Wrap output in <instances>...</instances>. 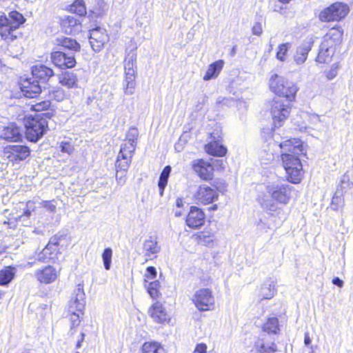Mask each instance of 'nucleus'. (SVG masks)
Here are the masks:
<instances>
[{"label":"nucleus","mask_w":353,"mask_h":353,"mask_svg":"<svg viewBox=\"0 0 353 353\" xmlns=\"http://www.w3.org/2000/svg\"><path fill=\"white\" fill-rule=\"evenodd\" d=\"M349 12L348 6L341 2H336L322 10L319 16L321 21H339L345 18Z\"/></svg>","instance_id":"10"},{"label":"nucleus","mask_w":353,"mask_h":353,"mask_svg":"<svg viewBox=\"0 0 353 353\" xmlns=\"http://www.w3.org/2000/svg\"><path fill=\"white\" fill-rule=\"evenodd\" d=\"M31 265L32 263H28L26 265H23V267L31 266Z\"/></svg>","instance_id":"64"},{"label":"nucleus","mask_w":353,"mask_h":353,"mask_svg":"<svg viewBox=\"0 0 353 353\" xmlns=\"http://www.w3.org/2000/svg\"><path fill=\"white\" fill-rule=\"evenodd\" d=\"M143 353H164V349L157 343L146 342L142 347Z\"/></svg>","instance_id":"40"},{"label":"nucleus","mask_w":353,"mask_h":353,"mask_svg":"<svg viewBox=\"0 0 353 353\" xmlns=\"http://www.w3.org/2000/svg\"><path fill=\"white\" fill-rule=\"evenodd\" d=\"M315 41L313 35L306 37L302 43L297 46L294 55V61L296 65L303 64L307 59V56L312 50Z\"/></svg>","instance_id":"15"},{"label":"nucleus","mask_w":353,"mask_h":353,"mask_svg":"<svg viewBox=\"0 0 353 353\" xmlns=\"http://www.w3.org/2000/svg\"><path fill=\"white\" fill-rule=\"evenodd\" d=\"M70 11L77 13L79 16H84L86 14V8L83 0H76L70 6Z\"/></svg>","instance_id":"42"},{"label":"nucleus","mask_w":353,"mask_h":353,"mask_svg":"<svg viewBox=\"0 0 353 353\" xmlns=\"http://www.w3.org/2000/svg\"><path fill=\"white\" fill-rule=\"evenodd\" d=\"M224 65L223 60H218L211 63L203 76L204 81H209L212 79L216 78L221 72Z\"/></svg>","instance_id":"28"},{"label":"nucleus","mask_w":353,"mask_h":353,"mask_svg":"<svg viewBox=\"0 0 353 353\" xmlns=\"http://www.w3.org/2000/svg\"><path fill=\"white\" fill-rule=\"evenodd\" d=\"M60 148L62 152L67 153L68 154H71L74 151L73 145L68 141H61L60 143Z\"/></svg>","instance_id":"48"},{"label":"nucleus","mask_w":353,"mask_h":353,"mask_svg":"<svg viewBox=\"0 0 353 353\" xmlns=\"http://www.w3.org/2000/svg\"><path fill=\"white\" fill-rule=\"evenodd\" d=\"M52 63L60 68H71L76 64V60L72 54H65L60 51H56L51 54Z\"/></svg>","instance_id":"20"},{"label":"nucleus","mask_w":353,"mask_h":353,"mask_svg":"<svg viewBox=\"0 0 353 353\" xmlns=\"http://www.w3.org/2000/svg\"><path fill=\"white\" fill-rule=\"evenodd\" d=\"M218 199L217 190L207 184L197 186L192 194V199L197 205H208L217 201Z\"/></svg>","instance_id":"11"},{"label":"nucleus","mask_w":353,"mask_h":353,"mask_svg":"<svg viewBox=\"0 0 353 353\" xmlns=\"http://www.w3.org/2000/svg\"><path fill=\"white\" fill-rule=\"evenodd\" d=\"M339 68V63L332 64L329 70L325 72V76L329 79H333L338 74V70Z\"/></svg>","instance_id":"47"},{"label":"nucleus","mask_w":353,"mask_h":353,"mask_svg":"<svg viewBox=\"0 0 353 353\" xmlns=\"http://www.w3.org/2000/svg\"><path fill=\"white\" fill-rule=\"evenodd\" d=\"M108 11V6L103 0H96L95 4L90 10L95 17H102Z\"/></svg>","instance_id":"37"},{"label":"nucleus","mask_w":353,"mask_h":353,"mask_svg":"<svg viewBox=\"0 0 353 353\" xmlns=\"http://www.w3.org/2000/svg\"><path fill=\"white\" fill-rule=\"evenodd\" d=\"M139 137V130L136 128H131L126 134L124 143L121 144L115 166L121 170L128 169L132 161L133 154L137 147Z\"/></svg>","instance_id":"4"},{"label":"nucleus","mask_w":353,"mask_h":353,"mask_svg":"<svg viewBox=\"0 0 353 353\" xmlns=\"http://www.w3.org/2000/svg\"><path fill=\"white\" fill-rule=\"evenodd\" d=\"M281 159L288 180L299 183L303 176V166L299 156L303 153L302 142L299 139H289L279 144Z\"/></svg>","instance_id":"1"},{"label":"nucleus","mask_w":353,"mask_h":353,"mask_svg":"<svg viewBox=\"0 0 353 353\" xmlns=\"http://www.w3.org/2000/svg\"><path fill=\"white\" fill-rule=\"evenodd\" d=\"M205 217V213L201 208L196 206H191L185 222L189 228L196 229L203 225Z\"/></svg>","instance_id":"21"},{"label":"nucleus","mask_w":353,"mask_h":353,"mask_svg":"<svg viewBox=\"0 0 353 353\" xmlns=\"http://www.w3.org/2000/svg\"><path fill=\"white\" fill-rule=\"evenodd\" d=\"M211 136L214 141L205 145L206 152L213 156H225L227 152V149L223 145L219 143V139L221 138V136L219 134L215 136L214 134H212Z\"/></svg>","instance_id":"26"},{"label":"nucleus","mask_w":353,"mask_h":353,"mask_svg":"<svg viewBox=\"0 0 353 353\" xmlns=\"http://www.w3.org/2000/svg\"><path fill=\"white\" fill-rule=\"evenodd\" d=\"M61 25L63 31L68 34H75L81 30L80 21L73 16H65L62 18Z\"/></svg>","instance_id":"24"},{"label":"nucleus","mask_w":353,"mask_h":353,"mask_svg":"<svg viewBox=\"0 0 353 353\" xmlns=\"http://www.w3.org/2000/svg\"><path fill=\"white\" fill-rule=\"evenodd\" d=\"M290 111L291 105L289 101L283 99H274L272 101L270 113L274 128H278L283 125L284 121L288 118Z\"/></svg>","instance_id":"9"},{"label":"nucleus","mask_w":353,"mask_h":353,"mask_svg":"<svg viewBox=\"0 0 353 353\" xmlns=\"http://www.w3.org/2000/svg\"><path fill=\"white\" fill-rule=\"evenodd\" d=\"M112 251L110 248H105L102 254V259L105 270H108L110 269L112 262Z\"/></svg>","instance_id":"44"},{"label":"nucleus","mask_w":353,"mask_h":353,"mask_svg":"<svg viewBox=\"0 0 353 353\" xmlns=\"http://www.w3.org/2000/svg\"><path fill=\"white\" fill-rule=\"evenodd\" d=\"M207 345L204 343L198 344L194 350V353H206Z\"/></svg>","instance_id":"57"},{"label":"nucleus","mask_w":353,"mask_h":353,"mask_svg":"<svg viewBox=\"0 0 353 353\" xmlns=\"http://www.w3.org/2000/svg\"><path fill=\"white\" fill-rule=\"evenodd\" d=\"M196 307L201 311H208L213 308L214 299L212 291L208 288L197 290L193 298Z\"/></svg>","instance_id":"13"},{"label":"nucleus","mask_w":353,"mask_h":353,"mask_svg":"<svg viewBox=\"0 0 353 353\" xmlns=\"http://www.w3.org/2000/svg\"><path fill=\"white\" fill-rule=\"evenodd\" d=\"M332 283L336 285L340 288H342L343 285V281L340 279L339 277H335L332 279Z\"/></svg>","instance_id":"60"},{"label":"nucleus","mask_w":353,"mask_h":353,"mask_svg":"<svg viewBox=\"0 0 353 353\" xmlns=\"http://www.w3.org/2000/svg\"><path fill=\"white\" fill-rule=\"evenodd\" d=\"M335 52L332 49L319 46V52L315 61L320 64H328L332 61Z\"/></svg>","instance_id":"29"},{"label":"nucleus","mask_w":353,"mask_h":353,"mask_svg":"<svg viewBox=\"0 0 353 353\" xmlns=\"http://www.w3.org/2000/svg\"><path fill=\"white\" fill-rule=\"evenodd\" d=\"M1 137L10 141H19L21 139V130L14 123H10L4 128Z\"/></svg>","instance_id":"27"},{"label":"nucleus","mask_w":353,"mask_h":353,"mask_svg":"<svg viewBox=\"0 0 353 353\" xmlns=\"http://www.w3.org/2000/svg\"><path fill=\"white\" fill-rule=\"evenodd\" d=\"M22 23V14L17 11L9 14V18L1 16L0 17V34L8 41H12L21 35L19 30Z\"/></svg>","instance_id":"5"},{"label":"nucleus","mask_w":353,"mask_h":353,"mask_svg":"<svg viewBox=\"0 0 353 353\" xmlns=\"http://www.w3.org/2000/svg\"><path fill=\"white\" fill-rule=\"evenodd\" d=\"M23 124L26 127V137L32 142H37L46 132L48 128L47 121L39 114L32 116L25 114Z\"/></svg>","instance_id":"6"},{"label":"nucleus","mask_w":353,"mask_h":353,"mask_svg":"<svg viewBox=\"0 0 353 353\" xmlns=\"http://www.w3.org/2000/svg\"><path fill=\"white\" fill-rule=\"evenodd\" d=\"M263 32L262 25L257 22L255 23L252 27V34L254 35L260 36Z\"/></svg>","instance_id":"55"},{"label":"nucleus","mask_w":353,"mask_h":353,"mask_svg":"<svg viewBox=\"0 0 353 353\" xmlns=\"http://www.w3.org/2000/svg\"><path fill=\"white\" fill-rule=\"evenodd\" d=\"M117 174H116V179L117 181V183L120 185H123L125 182V175L124 172H125L128 169L125 170H121L119 168H117Z\"/></svg>","instance_id":"50"},{"label":"nucleus","mask_w":353,"mask_h":353,"mask_svg":"<svg viewBox=\"0 0 353 353\" xmlns=\"http://www.w3.org/2000/svg\"><path fill=\"white\" fill-rule=\"evenodd\" d=\"M43 206L48 211L50 212H54L57 209V205L54 203V201H45L43 202Z\"/></svg>","instance_id":"53"},{"label":"nucleus","mask_w":353,"mask_h":353,"mask_svg":"<svg viewBox=\"0 0 353 353\" xmlns=\"http://www.w3.org/2000/svg\"><path fill=\"white\" fill-rule=\"evenodd\" d=\"M67 96L65 91L59 86H54L49 88L48 97L51 99L57 101H63Z\"/></svg>","instance_id":"34"},{"label":"nucleus","mask_w":353,"mask_h":353,"mask_svg":"<svg viewBox=\"0 0 353 353\" xmlns=\"http://www.w3.org/2000/svg\"><path fill=\"white\" fill-rule=\"evenodd\" d=\"M148 313L153 321L157 323L170 324L171 318L166 312L165 308L159 301L155 302L149 308Z\"/></svg>","instance_id":"19"},{"label":"nucleus","mask_w":353,"mask_h":353,"mask_svg":"<svg viewBox=\"0 0 353 353\" xmlns=\"http://www.w3.org/2000/svg\"><path fill=\"white\" fill-rule=\"evenodd\" d=\"M343 30L340 28H332L324 35L320 46L332 49L336 52L339 46L341 43Z\"/></svg>","instance_id":"16"},{"label":"nucleus","mask_w":353,"mask_h":353,"mask_svg":"<svg viewBox=\"0 0 353 353\" xmlns=\"http://www.w3.org/2000/svg\"><path fill=\"white\" fill-rule=\"evenodd\" d=\"M137 46L134 43L132 44V49L129 51L127 50L126 56L125 59L124 68H125V93L127 94H132L134 92L135 87V68L137 63Z\"/></svg>","instance_id":"7"},{"label":"nucleus","mask_w":353,"mask_h":353,"mask_svg":"<svg viewBox=\"0 0 353 353\" xmlns=\"http://www.w3.org/2000/svg\"><path fill=\"white\" fill-rule=\"evenodd\" d=\"M276 345L274 343H271L270 345H262L259 351L261 353H270L276 352Z\"/></svg>","instance_id":"51"},{"label":"nucleus","mask_w":353,"mask_h":353,"mask_svg":"<svg viewBox=\"0 0 353 353\" xmlns=\"http://www.w3.org/2000/svg\"><path fill=\"white\" fill-rule=\"evenodd\" d=\"M41 92V88L37 81H31V79H23V116L26 112H39L48 110L50 106V101L36 102L35 100L28 101L27 99H34Z\"/></svg>","instance_id":"3"},{"label":"nucleus","mask_w":353,"mask_h":353,"mask_svg":"<svg viewBox=\"0 0 353 353\" xmlns=\"http://www.w3.org/2000/svg\"><path fill=\"white\" fill-rule=\"evenodd\" d=\"M278 330L279 321L275 317L268 319L263 325V330L270 333L276 334Z\"/></svg>","instance_id":"41"},{"label":"nucleus","mask_w":353,"mask_h":353,"mask_svg":"<svg viewBox=\"0 0 353 353\" xmlns=\"http://www.w3.org/2000/svg\"><path fill=\"white\" fill-rule=\"evenodd\" d=\"M143 251L145 256L148 257L155 256L160 251V246L157 241L149 239L145 241L143 243Z\"/></svg>","instance_id":"31"},{"label":"nucleus","mask_w":353,"mask_h":353,"mask_svg":"<svg viewBox=\"0 0 353 353\" xmlns=\"http://www.w3.org/2000/svg\"><path fill=\"white\" fill-rule=\"evenodd\" d=\"M171 172V167L168 165L164 168L162 172L161 173L158 186L159 189L160 196H163L164 189L167 185L168 178Z\"/></svg>","instance_id":"35"},{"label":"nucleus","mask_w":353,"mask_h":353,"mask_svg":"<svg viewBox=\"0 0 353 353\" xmlns=\"http://www.w3.org/2000/svg\"><path fill=\"white\" fill-rule=\"evenodd\" d=\"M197 241L199 245L211 248L215 243L214 235L209 232H201L197 236Z\"/></svg>","instance_id":"32"},{"label":"nucleus","mask_w":353,"mask_h":353,"mask_svg":"<svg viewBox=\"0 0 353 353\" xmlns=\"http://www.w3.org/2000/svg\"><path fill=\"white\" fill-rule=\"evenodd\" d=\"M70 313V319L71 321V324L72 327H77L81 321L82 316L83 315V312H69Z\"/></svg>","instance_id":"46"},{"label":"nucleus","mask_w":353,"mask_h":353,"mask_svg":"<svg viewBox=\"0 0 353 353\" xmlns=\"http://www.w3.org/2000/svg\"><path fill=\"white\" fill-rule=\"evenodd\" d=\"M145 286L147 289V292L152 299H155L159 298L161 294L159 292L161 288L159 281H152L150 282L148 285L145 283Z\"/></svg>","instance_id":"39"},{"label":"nucleus","mask_w":353,"mask_h":353,"mask_svg":"<svg viewBox=\"0 0 353 353\" xmlns=\"http://www.w3.org/2000/svg\"><path fill=\"white\" fill-rule=\"evenodd\" d=\"M30 70L32 75L31 81H36V79L45 81L54 75V72L50 68L40 63L33 65ZM28 78L29 79V77ZM37 81L38 82L37 80Z\"/></svg>","instance_id":"25"},{"label":"nucleus","mask_w":353,"mask_h":353,"mask_svg":"<svg viewBox=\"0 0 353 353\" xmlns=\"http://www.w3.org/2000/svg\"><path fill=\"white\" fill-rule=\"evenodd\" d=\"M27 210L23 212V215L30 216L31 214V212L34 211L35 208L34 203L32 201H28L26 204Z\"/></svg>","instance_id":"56"},{"label":"nucleus","mask_w":353,"mask_h":353,"mask_svg":"<svg viewBox=\"0 0 353 353\" xmlns=\"http://www.w3.org/2000/svg\"><path fill=\"white\" fill-rule=\"evenodd\" d=\"M58 80L60 84L68 88H75L77 85V77L71 72H65L59 74Z\"/></svg>","instance_id":"30"},{"label":"nucleus","mask_w":353,"mask_h":353,"mask_svg":"<svg viewBox=\"0 0 353 353\" xmlns=\"http://www.w3.org/2000/svg\"><path fill=\"white\" fill-rule=\"evenodd\" d=\"M276 283L271 279L265 281L259 287L256 292L258 301L271 299L276 294Z\"/></svg>","instance_id":"23"},{"label":"nucleus","mask_w":353,"mask_h":353,"mask_svg":"<svg viewBox=\"0 0 353 353\" xmlns=\"http://www.w3.org/2000/svg\"><path fill=\"white\" fill-rule=\"evenodd\" d=\"M30 154V150L28 147L23 145V159Z\"/></svg>","instance_id":"63"},{"label":"nucleus","mask_w":353,"mask_h":353,"mask_svg":"<svg viewBox=\"0 0 353 353\" xmlns=\"http://www.w3.org/2000/svg\"><path fill=\"white\" fill-rule=\"evenodd\" d=\"M14 276V268L7 267L0 271V285H8Z\"/></svg>","instance_id":"36"},{"label":"nucleus","mask_w":353,"mask_h":353,"mask_svg":"<svg viewBox=\"0 0 353 353\" xmlns=\"http://www.w3.org/2000/svg\"><path fill=\"white\" fill-rule=\"evenodd\" d=\"M291 187L285 184L269 183L265 185V192L258 196L257 200L265 210L274 212L277 209L276 202L287 204L290 198Z\"/></svg>","instance_id":"2"},{"label":"nucleus","mask_w":353,"mask_h":353,"mask_svg":"<svg viewBox=\"0 0 353 353\" xmlns=\"http://www.w3.org/2000/svg\"><path fill=\"white\" fill-rule=\"evenodd\" d=\"M353 187V183L350 181V176L344 174L341 177L338 189L342 193L347 192Z\"/></svg>","instance_id":"43"},{"label":"nucleus","mask_w":353,"mask_h":353,"mask_svg":"<svg viewBox=\"0 0 353 353\" xmlns=\"http://www.w3.org/2000/svg\"><path fill=\"white\" fill-rule=\"evenodd\" d=\"M85 305V293L81 287L76 288L68 302V312H83Z\"/></svg>","instance_id":"17"},{"label":"nucleus","mask_w":353,"mask_h":353,"mask_svg":"<svg viewBox=\"0 0 353 353\" xmlns=\"http://www.w3.org/2000/svg\"><path fill=\"white\" fill-rule=\"evenodd\" d=\"M157 276V271L154 267H148L146 269V274H145V279H152ZM145 282L147 283V280L145 279Z\"/></svg>","instance_id":"52"},{"label":"nucleus","mask_w":353,"mask_h":353,"mask_svg":"<svg viewBox=\"0 0 353 353\" xmlns=\"http://www.w3.org/2000/svg\"><path fill=\"white\" fill-rule=\"evenodd\" d=\"M176 205L178 208H181L183 206V200L181 198H177L176 200Z\"/></svg>","instance_id":"62"},{"label":"nucleus","mask_w":353,"mask_h":353,"mask_svg":"<svg viewBox=\"0 0 353 353\" xmlns=\"http://www.w3.org/2000/svg\"><path fill=\"white\" fill-rule=\"evenodd\" d=\"M343 193L337 190L332 199V207L334 210H337L340 206L343 204Z\"/></svg>","instance_id":"45"},{"label":"nucleus","mask_w":353,"mask_h":353,"mask_svg":"<svg viewBox=\"0 0 353 353\" xmlns=\"http://www.w3.org/2000/svg\"><path fill=\"white\" fill-rule=\"evenodd\" d=\"M84 336H85L84 333H83V332L80 333V334L79 336V339L77 342L76 348L79 349L81 347V343L84 340Z\"/></svg>","instance_id":"59"},{"label":"nucleus","mask_w":353,"mask_h":353,"mask_svg":"<svg viewBox=\"0 0 353 353\" xmlns=\"http://www.w3.org/2000/svg\"><path fill=\"white\" fill-rule=\"evenodd\" d=\"M59 272L52 265H46L34 272L37 280L43 284L54 283L59 277Z\"/></svg>","instance_id":"18"},{"label":"nucleus","mask_w":353,"mask_h":353,"mask_svg":"<svg viewBox=\"0 0 353 353\" xmlns=\"http://www.w3.org/2000/svg\"><path fill=\"white\" fill-rule=\"evenodd\" d=\"M57 44L62 47L74 51L80 50V45L76 40L69 37H61L57 39Z\"/></svg>","instance_id":"33"},{"label":"nucleus","mask_w":353,"mask_h":353,"mask_svg":"<svg viewBox=\"0 0 353 353\" xmlns=\"http://www.w3.org/2000/svg\"><path fill=\"white\" fill-rule=\"evenodd\" d=\"M108 41L109 36L105 29L97 27L90 31L89 41L92 48L95 52L101 50L105 43Z\"/></svg>","instance_id":"14"},{"label":"nucleus","mask_w":353,"mask_h":353,"mask_svg":"<svg viewBox=\"0 0 353 353\" xmlns=\"http://www.w3.org/2000/svg\"><path fill=\"white\" fill-rule=\"evenodd\" d=\"M269 86L276 94L284 97L289 101H292L294 98L298 90L293 82L289 81L276 74L271 76Z\"/></svg>","instance_id":"8"},{"label":"nucleus","mask_w":353,"mask_h":353,"mask_svg":"<svg viewBox=\"0 0 353 353\" xmlns=\"http://www.w3.org/2000/svg\"><path fill=\"white\" fill-rule=\"evenodd\" d=\"M65 239L63 235L56 234L50 238L48 245L43 249L38 256L40 261H48L57 258L58 254L61 252L62 241Z\"/></svg>","instance_id":"12"},{"label":"nucleus","mask_w":353,"mask_h":353,"mask_svg":"<svg viewBox=\"0 0 353 353\" xmlns=\"http://www.w3.org/2000/svg\"><path fill=\"white\" fill-rule=\"evenodd\" d=\"M234 102V100L232 99L225 98V97H219L216 101L217 105H226V106L231 105Z\"/></svg>","instance_id":"54"},{"label":"nucleus","mask_w":353,"mask_h":353,"mask_svg":"<svg viewBox=\"0 0 353 353\" xmlns=\"http://www.w3.org/2000/svg\"><path fill=\"white\" fill-rule=\"evenodd\" d=\"M193 170L199 177L205 181H210L213 177V166L203 159H197L193 163Z\"/></svg>","instance_id":"22"},{"label":"nucleus","mask_w":353,"mask_h":353,"mask_svg":"<svg viewBox=\"0 0 353 353\" xmlns=\"http://www.w3.org/2000/svg\"><path fill=\"white\" fill-rule=\"evenodd\" d=\"M260 158L263 163L268 164L274 159V154L272 152H266L263 150L260 153Z\"/></svg>","instance_id":"49"},{"label":"nucleus","mask_w":353,"mask_h":353,"mask_svg":"<svg viewBox=\"0 0 353 353\" xmlns=\"http://www.w3.org/2000/svg\"><path fill=\"white\" fill-rule=\"evenodd\" d=\"M292 44L289 42L279 44L277 47L276 58L281 62L285 61L287 60L288 52Z\"/></svg>","instance_id":"38"},{"label":"nucleus","mask_w":353,"mask_h":353,"mask_svg":"<svg viewBox=\"0 0 353 353\" xmlns=\"http://www.w3.org/2000/svg\"><path fill=\"white\" fill-rule=\"evenodd\" d=\"M304 343L306 345H308L311 343V339L310 338V336L308 334V333H305V336H304Z\"/></svg>","instance_id":"61"},{"label":"nucleus","mask_w":353,"mask_h":353,"mask_svg":"<svg viewBox=\"0 0 353 353\" xmlns=\"http://www.w3.org/2000/svg\"><path fill=\"white\" fill-rule=\"evenodd\" d=\"M308 117V119H309V121L312 124V125H316L318 123L320 122V118H319V116L317 115V114H310L307 116Z\"/></svg>","instance_id":"58"}]
</instances>
